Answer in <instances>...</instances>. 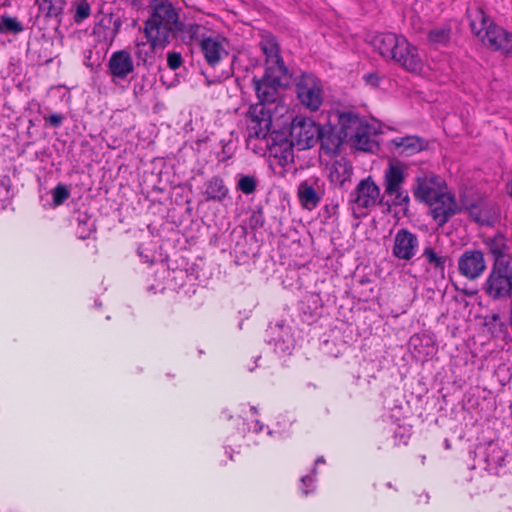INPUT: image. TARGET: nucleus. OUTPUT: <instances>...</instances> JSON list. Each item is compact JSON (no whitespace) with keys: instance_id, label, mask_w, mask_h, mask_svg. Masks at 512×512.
Segmentation results:
<instances>
[{"instance_id":"f257e3e1","label":"nucleus","mask_w":512,"mask_h":512,"mask_svg":"<svg viewBox=\"0 0 512 512\" xmlns=\"http://www.w3.org/2000/svg\"><path fill=\"white\" fill-rule=\"evenodd\" d=\"M260 45L266 56V69L265 75L254 81L256 95L260 102L252 105L248 111L247 130L250 138L248 145L252 144L253 138L258 140L261 145L271 133V113L265 103L276 101L279 88L283 86V80L287 73L275 38L264 37Z\"/></svg>"},{"instance_id":"f03ea898","label":"nucleus","mask_w":512,"mask_h":512,"mask_svg":"<svg viewBox=\"0 0 512 512\" xmlns=\"http://www.w3.org/2000/svg\"><path fill=\"white\" fill-rule=\"evenodd\" d=\"M380 125L374 120L359 117L351 111L331 112L328 124L321 128L322 149L328 154H335L344 142L352 148L363 152H374L378 149L377 134Z\"/></svg>"},{"instance_id":"7ed1b4c3","label":"nucleus","mask_w":512,"mask_h":512,"mask_svg":"<svg viewBox=\"0 0 512 512\" xmlns=\"http://www.w3.org/2000/svg\"><path fill=\"white\" fill-rule=\"evenodd\" d=\"M177 9L167 0H156L150 17L145 21L144 33L154 45L164 49L183 29Z\"/></svg>"},{"instance_id":"20e7f679","label":"nucleus","mask_w":512,"mask_h":512,"mask_svg":"<svg viewBox=\"0 0 512 512\" xmlns=\"http://www.w3.org/2000/svg\"><path fill=\"white\" fill-rule=\"evenodd\" d=\"M374 44L383 57L393 59L407 71L420 73L423 70L424 61L417 47L411 45L404 36L381 34L376 37Z\"/></svg>"},{"instance_id":"39448f33","label":"nucleus","mask_w":512,"mask_h":512,"mask_svg":"<svg viewBox=\"0 0 512 512\" xmlns=\"http://www.w3.org/2000/svg\"><path fill=\"white\" fill-rule=\"evenodd\" d=\"M471 31L487 48L510 53L512 51V33L495 24L481 8L468 10Z\"/></svg>"},{"instance_id":"423d86ee","label":"nucleus","mask_w":512,"mask_h":512,"mask_svg":"<svg viewBox=\"0 0 512 512\" xmlns=\"http://www.w3.org/2000/svg\"><path fill=\"white\" fill-rule=\"evenodd\" d=\"M265 144V154L274 174L284 176L294 163L293 142L285 131H271L262 142Z\"/></svg>"},{"instance_id":"0eeeda50","label":"nucleus","mask_w":512,"mask_h":512,"mask_svg":"<svg viewBox=\"0 0 512 512\" xmlns=\"http://www.w3.org/2000/svg\"><path fill=\"white\" fill-rule=\"evenodd\" d=\"M200 26L190 25L191 38H197L201 53L209 66L215 67L229 55L230 42L221 34L210 33L198 36Z\"/></svg>"},{"instance_id":"6e6552de","label":"nucleus","mask_w":512,"mask_h":512,"mask_svg":"<svg viewBox=\"0 0 512 512\" xmlns=\"http://www.w3.org/2000/svg\"><path fill=\"white\" fill-rule=\"evenodd\" d=\"M483 290L492 299L500 300L512 295V265L498 260L483 285Z\"/></svg>"},{"instance_id":"1a4fd4ad","label":"nucleus","mask_w":512,"mask_h":512,"mask_svg":"<svg viewBox=\"0 0 512 512\" xmlns=\"http://www.w3.org/2000/svg\"><path fill=\"white\" fill-rule=\"evenodd\" d=\"M380 188L367 177L362 179L350 194V205L357 218L366 216L380 203Z\"/></svg>"},{"instance_id":"9d476101","label":"nucleus","mask_w":512,"mask_h":512,"mask_svg":"<svg viewBox=\"0 0 512 512\" xmlns=\"http://www.w3.org/2000/svg\"><path fill=\"white\" fill-rule=\"evenodd\" d=\"M299 102L308 110H319L324 100L322 81L313 74H302L296 82Z\"/></svg>"},{"instance_id":"9b49d317","label":"nucleus","mask_w":512,"mask_h":512,"mask_svg":"<svg viewBox=\"0 0 512 512\" xmlns=\"http://www.w3.org/2000/svg\"><path fill=\"white\" fill-rule=\"evenodd\" d=\"M406 167L399 161H391L384 172L385 193L393 197L395 205L406 208L409 203L408 194L402 189L405 181Z\"/></svg>"},{"instance_id":"f8f14e48","label":"nucleus","mask_w":512,"mask_h":512,"mask_svg":"<svg viewBox=\"0 0 512 512\" xmlns=\"http://www.w3.org/2000/svg\"><path fill=\"white\" fill-rule=\"evenodd\" d=\"M290 135L293 144L304 150L313 147L319 141L321 128L313 119L300 115L293 119Z\"/></svg>"},{"instance_id":"ddd939ff","label":"nucleus","mask_w":512,"mask_h":512,"mask_svg":"<svg viewBox=\"0 0 512 512\" xmlns=\"http://www.w3.org/2000/svg\"><path fill=\"white\" fill-rule=\"evenodd\" d=\"M443 179L434 173L423 172L416 178L414 196L416 199L429 204L435 201L446 189Z\"/></svg>"},{"instance_id":"4468645a","label":"nucleus","mask_w":512,"mask_h":512,"mask_svg":"<svg viewBox=\"0 0 512 512\" xmlns=\"http://www.w3.org/2000/svg\"><path fill=\"white\" fill-rule=\"evenodd\" d=\"M457 268L459 274L464 278L478 279L487 268L483 252L477 249L465 250L458 258Z\"/></svg>"},{"instance_id":"2eb2a0df","label":"nucleus","mask_w":512,"mask_h":512,"mask_svg":"<svg viewBox=\"0 0 512 512\" xmlns=\"http://www.w3.org/2000/svg\"><path fill=\"white\" fill-rule=\"evenodd\" d=\"M419 241L407 229H399L393 239L392 255L398 260L410 261L417 254Z\"/></svg>"},{"instance_id":"dca6fc26","label":"nucleus","mask_w":512,"mask_h":512,"mask_svg":"<svg viewBox=\"0 0 512 512\" xmlns=\"http://www.w3.org/2000/svg\"><path fill=\"white\" fill-rule=\"evenodd\" d=\"M431 207V213L435 221L443 225L448 219L458 211V205L454 196L447 191V188L433 202L428 204Z\"/></svg>"},{"instance_id":"f3484780","label":"nucleus","mask_w":512,"mask_h":512,"mask_svg":"<svg viewBox=\"0 0 512 512\" xmlns=\"http://www.w3.org/2000/svg\"><path fill=\"white\" fill-rule=\"evenodd\" d=\"M269 344L273 345L274 351L279 355L289 354L294 346L292 329L285 324H276L270 327Z\"/></svg>"},{"instance_id":"a211bd4d","label":"nucleus","mask_w":512,"mask_h":512,"mask_svg":"<svg viewBox=\"0 0 512 512\" xmlns=\"http://www.w3.org/2000/svg\"><path fill=\"white\" fill-rule=\"evenodd\" d=\"M108 68L113 78L125 79L134 70V63L129 52H114L108 61Z\"/></svg>"},{"instance_id":"6ab92c4d","label":"nucleus","mask_w":512,"mask_h":512,"mask_svg":"<svg viewBox=\"0 0 512 512\" xmlns=\"http://www.w3.org/2000/svg\"><path fill=\"white\" fill-rule=\"evenodd\" d=\"M327 170L330 182L339 187H342L346 182L350 181L353 174V167L345 158L335 160Z\"/></svg>"},{"instance_id":"aec40b11","label":"nucleus","mask_w":512,"mask_h":512,"mask_svg":"<svg viewBox=\"0 0 512 512\" xmlns=\"http://www.w3.org/2000/svg\"><path fill=\"white\" fill-rule=\"evenodd\" d=\"M229 193L224 180L219 176H213L205 181L202 188V194L206 201H223Z\"/></svg>"},{"instance_id":"412c9836","label":"nucleus","mask_w":512,"mask_h":512,"mask_svg":"<svg viewBox=\"0 0 512 512\" xmlns=\"http://www.w3.org/2000/svg\"><path fill=\"white\" fill-rule=\"evenodd\" d=\"M395 152L400 155L411 156L424 147V142L417 136L395 137L391 140Z\"/></svg>"},{"instance_id":"4be33fe9","label":"nucleus","mask_w":512,"mask_h":512,"mask_svg":"<svg viewBox=\"0 0 512 512\" xmlns=\"http://www.w3.org/2000/svg\"><path fill=\"white\" fill-rule=\"evenodd\" d=\"M485 245L490 254L494 257V262H497L498 260L501 262H510L507 240L503 235L498 234L494 237L486 238Z\"/></svg>"},{"instance_id":"5701e85b","label":"nucleus","mask_w":512,"mask_h":512,"mask_svg":"<svg viewBox=\"0 0 512 512\" xmlns=\"http://www.w3.org/2000/svg\"><path fill=\"white\" fill-rule=\"evenodd\" d=\"M298 195L301 203L307 207H315L319 202V197L311 183V180L300 183L298 187Z\"/></svg>"},{"instance_id":"b1692460","label":"nucleus","mask_w":512,"mask_h":512,"mask_svg":"<svg viewBox=\"0 0 512 512\" xmlns=\"http://www.w3.org/2000/svg\"><path fill=\"white\" fill-rule=\"evenodd\" d=\"M36 3L40 12L49 17H57L65 5L64 0H36Z\"/></svg>"},{"instance_id":"393cba45","label":"nucleus","mask_w":512,"mask_h":512,"mask_svg":"<svg viewBox=\"0 0 512 512\" xmlns=\"http://www.w3.org/2000/svg\"><path fill=\"white\" fill-rule=\"evenodd\" d=\"M159 48L160 45H154L152 41H137L135 44L134 54L139 61L146 63L154 54V50Z\"/></svg>"},{"instance_id":"a878e982","label":"nucleus","mask_w":512,"mask_h":512,"mask_svg":"<svg viewBox=\"0 0 512 512\" xmlns=\"http://www.w3.org/2000/svg\"><path fill=\"white\" fill-rule=\"evenodd\" d=\"M468 214L469 217L481 225H490L494 219L491 212L487 208L480 205H472L469 207Z\"/></svg>"},{"instance_id":"bb28decb","label":"nucleus","mask_w":512,"mask_h":512,"mask_svg":"<svg viewBox=\"0 0 512 512\" xmlns=\"http://www.w3.org/2000/svg\"><path fill=\"white\" fill-rule=\"evenodd\" d=\"M451 29L443 25L429 32V41L435 45H445L450 40Z\"/></svg>"},{"instance_id":"cd10ccee","label":"nucleus","mask_w":512,"mask_h":512,"mask_svg":"<svg viewBox=\"0 0 512 512\" xmlns=\"http://www.w3.org/2000/svg\"><path fill=\"white\" fill-rule=\"evenodd\" d=\"M23 30V25L15 18L2 16L0 19V34H16Z\"/></svg>"},{"instance_id":"c85d7f7f","label":"nucleus","mask_w":512,"mask_h":512,"mask_svg":"<svg viewBox=\"0 0 512 512\" xmlns=\"http://www.w3.org/2000/svg\"><path fill=\"white\" fill-rule=\"evenodd\" d=\"M423 257L426 261L438 269L441 274L444 273L446 259L444 256L438 254L432 247H426L423 251Z\"/></svg>"},{"instance_id":"c756f323","label":"nucleus","mask_w":512,"mask_h":512,"mask_svg":"<svg viewBox=\"0 0 512 512\" xmlns=\"http://www.w3.org/2000/svg\"><path fill=\"white\" fill-rule=\"evenodd\" d=\"M11 182L8 177L0 179V210L6 209L12 199Z\"/></svg>"},{"instance_id":"7c9ffc66","label":"nucleus","mask_w":512,"mask_h":512,"mask_svg":"<svg viewBox=\"0 0 512 512\" xmlns=\"http://www.w3.org/2000/svg\"><path fill=\"white\" fill-rule=\"evenodd\" d=\"M95 230L94 221L87 216L78 218L77 235L80 239H87Z\"/></svg>"},{"instance_id":"2f4dec72","label":"nucleus","mask_w":512,"mask_h":512,"mask_svg":"<svg viewBox=\"0 0 512 512\" xmlns=\"http://www.w3.org/2000/svg\"><path fill=\"white\" fill-rule=\"evenodd\" d=\"M257 187V180L253 176L241 175L237 182V189L244 194H252Z\"/></svg>"},{"instance_id":"473e14b6","label":"nucleus","mask_w":512,"mask_h":512,"mask_svg":"<svg viewBox=\"0 0 512 512\" xmlns=\"http://www.w3.org/2000/svg\"><path fill=\"white\" fill-rule=\"evenodd\" d=\"M53 198V206L57 207L62 205L69 197L70 190L62 183H59L51 192Z\"/></svg>"},{"instance_id":"72a5a7b5","label":"nucleus","mask_w":512,"mask_h":512,"mask_svg":"<svg viewBox=\"0 0 512 512\" xmlns=\"http://www.w3.org/2000/svg\"><path fill=\"white\" fill-rule=\"evenodd\" d=\"M75 13L74 20L77 23H81L83 20L90 16L91 9L87 0H77L74 4Z\"/></svg>"},{"instance_id":"f704fd0d","label":"nucleus","mask_w":512,"mask_h":512,"mask_svg":"<svg viewBox=\"0 0 512 512\" xmlns=\"http://www.w3.org/2000/svg\"><path fill=\"white\" fill-rule=\"evenodd\" d=\"M315 474V470H313ZM300 489L303 494L308 495L315 489V475H306L301 478Z\"/></svg>"},{"instance_id":"c9c22d12","label":"nucleus","mask_w":512,"mask_h":512,"mask_svg":"<svg viewBox=\"0 0 512 512\" xmlns=\"http://www.w3.org/2000/svg\"><path fill=\"white\" fill-rule=\"evenodd\" d=\"M167 64L172 70H176L182 64V57L179 53L170 52L167 56Z\"/></svg>"},{"instance_id":"e433bc0d","label":"nucleus","mask_w":512,"mask_h":512,"mask_svg":"<svg viewBox=\"0 0 512 512\" xmlns=\"http://www.w3.org/2000/svg\"><path fill=\"white\" fill-rule=\"evenodd\" d=\"M44 119L46 124L52 127H59L62 124L64 117L61 114H52L48 117H45Z\"/></svg>"},{"instance_id":"4c0bfd02","label":"nucleus","mask_w":512,"mask_h":512,"mask_svg":"<svg viewBox=\"0 0 512 512\" xmlns=\"http://www.w3.org/2000/svg\"><path fill=\"white\" fill-rule=\"evenodd\" d=\"M139 256L145 263H152L154 260V253L151 250L145 249L143 246H140L138 249Z\"/></svg>"},{"instance_id":"58836bf2","label":"nucleus","mask_w":512,"mask_h":512,"mask_svg":"<svg viewBox=\"0 0 512 512\" xmlns=\"http://www.w3.org/2000/svg\"><path fill=\"white\" fill-rule=\"evenodd\" d=\"M364 80H365L366 84H368L372 87H377L380 82V77L375 73H370V74H366L364 76Z\"/></svg>"},{"instance_id":"ea45409f","label":"nucleus","mask_w":512,"mask_h":512,"mask_svg":"<svg viewBox=\"0 0 512 512\" xmlns=\"http://www.w3.org/2000/svg\"><path fill=\"white\" fill-rule=\"evenodd\" d=\"M145 92V85L142 82H136L133 86V93L136 97Z\"/></svg>"},{"instance_id":"a19ab883","label":"nucleus","mask_w":512,"mask_h":512,"mask_svg":"<svg viewBox=\"0 0 512 512\" xmlns=\"http://www.w3.org/2000/svg\"><path fill=\"white\" fill-rule=\"evenodd\" d=\"M263 429H264V425H263L260 421L256 420V421L254 422V424H253L252 430H253L255 433H259V432H261Z\"/></svg>"},{"instance_id":"79ce46f5","label":"nucleus","mask_w":512,"mask_h":512,"mask_svg":"<svg viewBox=\"0 0 512 512\" xmlns=\"http://www.w3.org/2000/svg\"><path fill=\"white\" fill-rule=\"evenodd\" d=\"M324 464L325 463V460L323 457H318L315 461V466H317L318 464Z\"/></svg>"},{"instance_id":"37998d69","label":"nucleus","mask_w":512,"mask_h":512,"mask_svg":"<svg viewBox=\"0 0 512 512\" xmlns=\"http://www.w3.org/2000/svg\"><path fill=\"white\" fill-rule=\"evenodd\" d=\"M419 338L418 337H412L411 338V344H414L416 341H418Z\"/></svg>"},{"instance_id":"c03bdc74","label":"nucleus","mask_w":512,"mask_h":512,"mask_svg":"<svg viewBox=\"0 0 512 512\" xmlns=\"http://www.w3.org/2000/svg\"><path fill=\"white\" fill-rule=\"evenodd\" d=\"M251 410L254 412V413H257V410L255 407H251Z\"/></svg>"},{"instance_id":"a18cd8bd","label":"nucleus","mask_w":512,"mask_h":512,"mask_svg":"<svg viewBox=\"0 0 512 512\" xmlns=\"http://www.w3.org/2000/svg\"><path fill=\"white\" fill-rule=\"evenodd\" d=\"M268 434H269V435H272V434H273V432H272L271 430H268Z\"/></svg>"}]
</instances>
